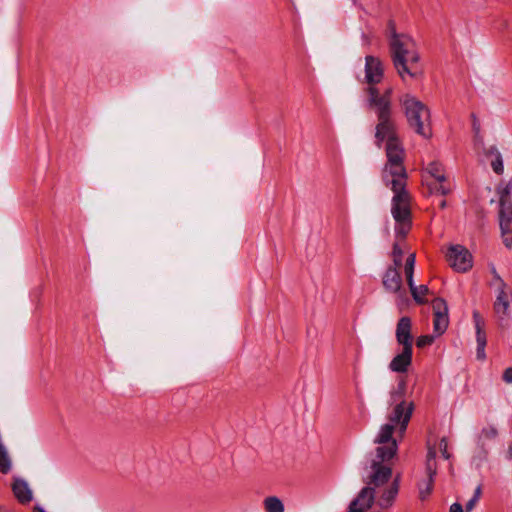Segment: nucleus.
Returning a JSON list of instances; mask_svg holds the SVG:
<instances>
[{"label":"nucleus","instance_id":"nucleus-6","mask_svg":"<svg viewBox=\"0 0 512 512\" xmlns=\"http://www.w3.org/2000/svg\"><path fill=\"white\" fill-rule=\"evenodd\" d=\"M399 101L404 109L409 127L422 137L429 138L431 128L428 107L411 94L403 95Z\"/></svg>","mask_w":512,"mask_h":512},{"label":"nucleus","instance_id":"nucleus-13","mask_svg":"<svg viewBox=\"0 0 512 512\" xmlns=\"http://www.w3.org/2000/svg\"><path fill=\"white\" fill-rule=\"evenodd\" d=\"M512 299L511 287L506 289H497L496 299L493 304L495 314L500 320H504L509 317L510 302Z\"/></svg>","mask_w":512,"mask_h":512},{"label":"nucleus","instance_id":"nucleus-11","mask_svg":"<svg viewBox=\"0 0 512 512\" xmlns=\"http://www.w3.org/2000/svg\"><path fill=\"white\" fill-rule=\"evenodd\" d=\"M382 284L387 292L398 294L403 299L406 291L402 288V278L399 269L396 267H388L383 275Z\"/></svg>","mask_w":512,"mask_h":512},{"label":"nucleus","instance_id":"nucleus-25","mask_svg":"<svg viewBox=\"0 0 512 512\" xmlns=\"http://www.w3.org/2000/svg\"><path fill=\"white\" fill-rule=\"evenodd\" d=\"M498 431L494 426L484 427L479 434V441L483 439L493 440L497 437Z\"/></svg>","mask_w":512,"mask_h":512},{"label":"nucleus","instance_id":"nucleus-10","mask_svg":"<svg viewBox=\"0 0 512 512\" xmlns=\"http://www.w3.org/2000/svg\"><path fill=\"white\" fill-rule=\"evenodd\" d=\"M499 227L501 238L506 248H512V207L503 204L498 212Z\"/></svg>","mask_w":512,"mask_h":512},{"label":"nucleus","instance_id":"nucleus-2","mask_svg":"<svg viewBox=\"0 0 512 512\" xmlns=\"http://www.w3.org/2000/svg\"><path fill=\"white\" fill-rule=\"evenodd\" d=\"M398 450V444L392 442L390 446H378L375 457L370 463V472L364 480L367 484L362 488L358 496L352 501V506L360 505L362 509H369L373 503L376 507L386 512L391 509L397 499L400 490L401 475L392 478V468L384 462L392 459Z\"/></svg>","mask_w":512,"mask_h":512},{"label":"nucleus","instance_id":"nucleus-15","mask_svg":"<svg viewBox=\"0 0 512 512\" xmlns=\"http://www.w3.org/2000/svg\"><path fill=\"white\" fill-rule=\"evenodd\" d=\"M413 348L409 346L403 347L401 353L397 354L390 362L389 369L397 373H405L408 371L412 363Z\"/></svg>","mask_w":512,"mask_h":512},{"label":"nucleus","instance_id":"nucleus-31","mask_svg":"<svg viewBox=\"0 0 512 512\" xmlns=\"http://www.w3.org/2000/svg\"><path fill=\"white\" fill-rule=\"evenodd\" d=\"M502 380L507 384H512V367H508L504 370Z\"/></svg>","mask_w":512,"mask_h":512},{"label":"nucleus","instance_id":"nucleus-27","mask_svg":"<svg viewBox=\"0 0 512 512\" xmlns=\"http://www.w3.org/2000/svg\"><path fill=\"white\" fill-rule=\"evenodd\" d=\"M492 275H493V285L497 289H506L510 286L503 280V278L497 273L496 269L492 268Z\"/></svg>","mask_w":512,"mask_h":512},{"label":"nucleus","instance_id":"nucleus-12","mask_svg":"<svg viewBox=\"0 0 512 512\" xmlns=\"http://www.w3.org/2000/svg\"><path fill=\"white\" fill-rule=\"evenodd\" d=\"M473 322L476 330V342H477V349H476V357L478 360H485L486 359V353H485V347L487 344V337L485 332V321L480 315L478 311H473L472 314Z\"/></svg>","mask_w":512,"mask_h":512},{"label":"nucleus","instance_id":"nucleus-18","mask_svg":"<svg viewBox=\"0 0 512 512\" xmlns=\"http://www.w3.org/2000/svg\"><path fill=\"white\" fill-rule=\"evenodd\" d=\"M436 474L426 473V478L417 483L419 499L425 501L431 495Z\"/></svg>","mask_w":512,"mask_h":512},{"label":"nucleus","instance_id":"nucleus-8","mask_svg":"<svg viewBox=\"0 0 512 512\" xmlns=\"http://www.w3.org/2000/svg\"><path fill=\"white\" fill-rule=\"evenodd\" d=\"M446 257L449 265L457 272H466L472 267V256L461 245L451 246Z\"/></svg>","mask_w":512,"mask_h":512},{"label":"nucleus","instance_id":"nucleus-32","mask_svg":"<svg viewBox=\"0 0 512 512\" xmlns=\"http://www.w3.org/2000/svg\"><path fill=\"white\" fill-rule=\"evenodd\" d=\"M449 512H463V507L460 503H453L450 506Z\"/></svg>","mask_w":512,"mask_h":512},{"label":"nucleus","instance_id":"nucleus-30","mask_svg":"<svg viewBox=\"0 0 512 512\" xmlns=\"http://www.w3.org/2000/svg\"><path fill=\"white\" fill-rule=\"evenodd\" d=\"M405 386L406 384L404 381H401L398 384V389L391 393V398L393 401H397L403 398L405 393Z\"/></svg>","mask_w":512,"mask_h":512},{"label":"nucleus","instance_id":"nucleus-9","mask_svg":"<svg viewBox=\"0 0 512 512\" xmlns=\"http://www.w3.org/2000/svg\"><path fill=\"white\" fill-rule=\"evenodd\" d=\"M434 311L433 330L435 336L442 335L448 328V306L443 298H435L432 302Z\"/></svg>","mask_w":512,"mask_h":512},{"label":"nucleus","instance_id":"nucleus-7","mask_svg":"<svg viewBox=\"0 0 512 512\" xmlns=\"http://www.w3.org/2000/svg\"><path fill=\"white\" fill-rule=\"evenodd\" d=\"M426 172L435 180L428 184L431 193L444 196L451 192L452 186L446 182L445 170L440 162H430L426 167Z\"/></svg>","mask_w":512,"mask_h":512},{"label":"nucleus","instance_id":"nucleus-21","mask_svg":"<svg viewBox=\"0 0 512 512\" xmlns=\"http://www.w3.org/2000/svg\"><path fill=\"white\" fill-rule=\"evenodd\" d=\"M416 256L411 253L407 256L404 266V272L408 286H412L414 283V268H415Z\"/></svg>","mask_w":512,"mask_h":512},{"label":"nucleus","instance_id":"nucleus-34","mask_svg":"<svg viewBox=\"0 0 512 512\" xmlns=\"http://www.w3.org/2000/svg\"><path fill=\"white\" fill-rule=\"evenodd\" d=\"M507 457H508V459H512V443L508 447Z\"/></svg>","mask_w":512,"mask_h":512},{"label":"nucleus","instance_id":"nucleus-23","mask_svg":"<svg viewBox=\"0 0 512 512\" xmlns=\"http://www.w3.org/2000/svg\"><path fill=\"white\" fill-rule=\"evenodd\" d=\"M426 473L437 474L436 450L429 447L426 456Z\"/></svg>","mask_w":512,"mask_h":512},{"label":"nucleus","instance_id":"nucleus-26","mask_svg":"<svg viewBox=\"0 0 512 512\" xmlns=\"http://www.w3.org/2000/svg\"><path fill=\"white\" fill-rule=\"evenodd\" d=\"M482 494V486L478 485L474 491L473 497L466 504V511L470 512L475 507L476 503L479 501Z\"/></svg>","mask_w":512,"mask_h":512},{"label":"nucleus","instance_id":"nucleus-14","mask_svg":"<svg viewBox=\"0 0 512 512\" xmlns=\"http://www.w3.org/2000/svg\"><path fill=\"white\" fill-rule=\"evenodd\" d=\"M412 323L407 316L401 317L396 326V339L403 347L413 348V338L411 334Z\"/></svg>","mask_w":512,"mask_h":512},{"label":"nucleus","instance_id":"nucleus-35","mask_svg":"<svg viewBox=\"0 0 512 512\" xmlns=\"http://www.w3.org/2000/svg\"><path fill=\"white\" fill-rule=\"evenodd\" d=\"M446 204H447V203H446V200H441V201L439 202V207H440L441 209H444V208L446 207Z\"/></svg>","mask_w":512,"mask_h":512},{"label":"nucleus","instance_id":"nucleus-1","mask_svg":"<svg viewBox=\"0 0 512 512\" xmlns=\"http://www.w3.org/2000/svg\"><path fill=\"white\" fill-rule=\"evenodd\" d=\"M377 107L375 143L382 147L385 142L387 161L382 170V181L394 195L391 200V214L395 220L397 238H405L412 227L411 196L406 189L408 174L404 166L406 156L402 142L397 135V126L386 99H372Z\"/></svg>","mask_w":512,"mask_h":512},{"label":"nucleus","instance_id":"nucleus-33","mask_svg":"<svg viewBox=\"0 0 512 512\" xmlns=\"http://www.w3.org/2000/svg\"><path fill=\"white\" fill-rule=\"evenodd\" d=\"M363 511H364V509H362V507L360 505L352 506V502L350 503L348 512H363Z\"/></svg>","mask_w":512,"mask_h":512},{"label":"nucleus","instance_id":"nucleus-22","mask_svg":"<svg viewBox=\"0 0 512 512\" xmlns=\"http://www.w3.org/2000/svg\"><path fill=\"white\" fill-rule=\"evenodd\" d=\"M266 512H284L282 501L276 496H269L264 500Z\"/></svg>","mask_w":512,"mask_h":512},{"label":"nucleus","instance_id":"nucleus-28","mask_svg":"<svg viewBox=\"0 0 512 512\" xmlns=\"http://www.w3.org/2000/svg\"><path fill=\"white\" fill-rule=\"evenodd\" d=\"M435 337L436 336L434 335H422L417 338L416 345L419 348H424L428 345H431L434 342Z\"/></svg>","mask_w":512,"mask_h":512},{"label":"nucleus","instance_id":"nucleus-3","mask_svg":"<svg viewBox=\"0 0 512 512\" xmlns=\"http://www.w3.org/2000/svg\"><path fill=\"white\" fill-rule=\"evenodd\" d=\"M388 33L390 57L398 76L403 82L407 77H421L423 69L415 40L408 34L398 33L392 20L388 23Z\"/></svg>","mask_w":512,"mask_h":512},{"label":"nucleus","instance_id":"nucleus-4","mask_svg":"<svg viewBox=\"0 0 512 512\" xmlns=\"http://www.w3.org/2000/svg\"><path fill=\"white\" fill-rule=\"evenodd\" d=\"M384 77V66L382 61L375 56L367 55L365 57V83L368 87L365 89L367 94V105L368 107L377 114V107L373 104L372 99H386L389 102L390 111L393 110L392 94L393 89L391 87L386 88L383 93H380L376 87Z\"/></svg>","mask_w":512,"mask_h":512},{"label":"nucleus","instance_id":"nucleus-17","mask_svg":"<svg viewBox=\"0 0 512 512\" xmlns=\"http://www.w3.org/2000/svg\"><path fill=\"white\" fill-rule=\"evenodd\" d=\"M12 490L20 503H29L32 500V492L26 481L17 479L12 485Z\"/></svg>","mask_w":512,"mask_h":512},{"label":"nucleus","instance_id":"nucleus-37","mask_svg":"<svg viewBox=\"0 0 512 512\" xmlns=\"http://www.w3.org/2000/svg\"><path fill=\"white\" fill-rule=\"evenodd\" d=\"M0 512H8L5 508L0 507Z\"/></svg>","mask_w":512,"mask_h":512},{"label":"nucleus","instance_id":"nucleus-16","mask_svg":"<svg viewBox=\"0 0 512 512\" xmlns=\"http://www.w3.org/2000/svg\"><path fill=\"white\" fill-rule=\"evenodd\" d=\"M484 155L487 161H489L492 170L501 175L504 172L503 158L500 151L496 146H489L484 150Z\"/></svg>","mask_w":512,"mask_h":512},{"label":"nucleus","instance_id":"nucleus-24","mask_svg":"<svg viewBox=\"0 0 512 512\" xmlns=\"http://www.w3.org/2000/svg\"><path fill=\"white\" fill-rule=\"evenodd\" d=\"M392 258L393 265L391 267H396L397 269H399L402 265L403 250L401 249L398 243H394L393 245Z\"/></svg>","mask_w":512,"mask_h":512},{"label":"nucleus","instance_id":"nucleus-20","mask_svg":"<svg viewBox=\"0 0 512 512\" xmlns=\"http://www.w3.org/2000/svg\"><path fill=\"white\" fill-rule=\"evenodd\" d=\"M409 289L416 303L425 304L427 302L425 299V296L429 293L427 285L416 286L415 283H413L412 286H409Z\"/></svg>","mask_w":512,"mask_h":512},{"label":"nucleus","instance_id":"nucleus-36","mask_svg":"<svg viewBox=\"0 0 512 512\" xmlns=\"http://www.w3.org/2000/svg\"><path fill=\"white\" fill-rule=\"evenodd\" d=\"M35 512H46V511L43 508H41V507H37L35 509Z\"/></svg>","mask_w":512,"mask_h":512},{"label":"nucleus","instance_id":"nucleus-19","mask_svg":"<svg viewBox=\"0 0 512 512\" xmlns=\"http://www.w3.org/2000/svg\"><path fill=\"white\" fill-rule=\"evenodd\" d=\"M499 194V208H503V204L512 207V180H510L504 187L498 188Z\"/></svg>","mask_w":512,"mask_h":512},{"label":"nucleus","instance_id":"nucleus-29","mask_svg":"<svg viewBox=\"0 0 512 512\" xmlns=\"http://www.w3.org/2000/svg\"><path fill=\"white\" fill-rule=\"evenodd\" d=\"M439 449L444 459L449 460L451 458V454L448 452V440L446 437L440 439Z\"/></svg>","mask_w":512,"mask_h":512},{"label":"nucleus","instance_id":"nucleus-5","mask_svg":"<svg viewBox=\"0 0 512 512\" xmlns=\"http://www.w3.org/2000/svg\"><path fill=\"white\" fill-rule=\"evenodd\" d=\"M413 411V402L401 400L389 415V422L381 426L374 442L379 446H390L392 442L397 444L396 439L393 438L394 430L398 426V431L402 436L407 429Z\"/></svg>","mask_w":512,"mask_h":512}]
</instances>
